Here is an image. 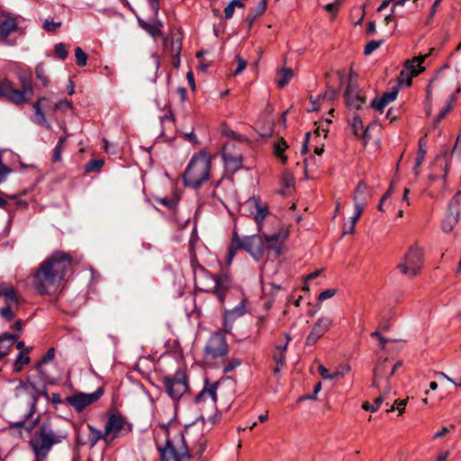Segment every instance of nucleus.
Returning <instances> with one entry per match:
<instances>
[{
	"instance_id": "obj_1",
	"label": "nucleus",
	"mask_w": 461,
	"mask_h": 461,
	"mask_svg": "<svg viewBox=\"0 0 461 461\" xmlns=\"http://www.w3.org/2000/svg\"><path fill=\"white\" fill-rule=\"evenodd\" d=\"M72 267L69 254L58 250L48 256L32 276V285L40 294H54L60 290L62 282Z\"/></svg>"
},
{
	"instance_id": "obj_2",
	"label": "nucleus",
	"mask_w": 461,
	"mask_h": 461,
	"mask_svg": "<svg viewBox=\"0 0 461 461\" xmlns=\"http://www.w3.org/2000/svg\"><path fill=\"white\" fill-rule=\"evenodd\" d=\"M289 232L282 228L271 235H252L240 239L237 233L233 234L229 250V262L233 258L236 251L240 249L246 250L256 260H260L266 251L273 250L276 257L283 251V244L288 238Z\"/></svg>"
},
{
	"instance_id": "obj_3",
	"label": "nucleus",
	"mask_w": 461,
	"mask_h": 461,
	"mask_svg": "<svg viewBox=\"0 0 461 461\" xmlns=\"http://www.w3.org/2000/svg\"><path fill=\"white\" fill-rule=\"evenodd\" d=\"M68 438V426L66 421L55 420L41 423L29 439L33 461H46L53 447L62 444Z\"/></svg>"
},
{
	"instance_id": "obj_4",
	"label": "nucleus",
	"mask_w": 461,
	"mask_h": 461,
	"mask_svg": "<svg viewBox=\"0 0 461 461\" xmlns=\"http://www.w3.org/2000/svg\"><path fill=\"white\" fill-rule=\"evenodd\" d=\"M155 437L162 461H182L190 457L183 433L171 421L160 424Z\"/></svg>"
},
{
	"instance_id": "obj_5",
	"label": "nucleus",
	"mask_w": 461,
	"mask_h": 461,
	"mask_svg": "<svg viewBox=\"0 0 461 461\" xmlns=\"http://www.w3.org/2000/svg\"><path fill=\"white\" fill-rule=\"evenodd\" d=\"M212 157L206 151L195 153L191 158L183 175L185 185L200 188L211 177Z\"/></svg>"
},
{
	"instance_id": "obj_6",
	"label": "nucleus",
	"mask_w": 461,
	"mask_h": 461,
	"mask_svg": "<svg viewBox=\"0 0 461 461\" xmlns=\"http://www.w3.org/2000/svg\"><path fill=\"white\" fill-rule=\"evenodd\" d=\"M386 369V360H380L376 363L374 367V379L372 383V387L379 390L381 392L380 395L375 398L374 403H369L368 402H364L362 403V408L366 411H376L380 405L384 402L386 396L391 392V384L388 381V376L385 375Z\"/></svg>"
},
{
	"instance_id": "obj_7",
	"label": "nucleus",
	"mask_w": 461,
	"mask_h": 461,
	"mask_svg": "<svg viewBox=\"0 0 461 461\" xmlns=\"http://www.w3.org/2000/svg\"><path fill=\"white\" fill-rule=\"evenodd\" d=\"M230 280L227 276H215L209 274L203 268L198 275L194 276V285L196 289L207 293H213L222 303L224 294L230 286Z\"/></svg>"
},
{
	"instance_id": "obj_8",
	"label": "nucleus",
	"mask_w": 461,
	"mask_h": 461,
	"mask_svg": "<svg viewBox=\"0 0 461 461\" xmlns=\"http://www.w3.org/2000/svg\"><path fill=\"white\" fill-rule=\"evenodd\" d=\"M33 95V87L29 79H22V89H16L9 80L0 82V97H4L14 104L28 102Z\"/></svg>"
},
{
	"instance_id": "obj_9",
	"label": "nucleus",
	"mask_w": 461,
	"mask_h": 461,
	"mask_svg": "<svg viewBox=\"0 0 461 461\" xmlns=\"http://www.w3.org/2000/svg\"><path fill=\"white\" fill-rule=\"evenodd\" d=\"M422 266L423 253L421 249L416 246H411L398 264L397 268L402 274L412 278L420 274Z\"/></svg>"
},
{
	"instance_id": "obj_10",
	"label": "nucleus",
	"mask_w": 461,
	"mask_h": 461,
	"mask_svg": "<svg viewBox=\"0 0 461 461\" xmlns=\"http://www.w3.org/2000/svg\"><path fill=\"white\" fill-rule=\"evenodd\" d=\"M162 380L167 394L173 400H179L188 392L185 373L182 369L176 370L174 375H164Z\"/></svg>"
},
{
	"instance_id": "obj_11",
	"label": "nucleus",
	"mask_w": 461,
	"mask_h": 461,
	"mask_svg": "<svg viewBox=\"0 0 461 461\" xmlns=\"http://www.w3.org/2000/svg\"><path fill=\"white\" fill-rule=\"evenodd\" d=\"M48 108L50 109L53 113L56 112H66L68 110L72 109V103L67 99L60 100L59 102L54 104L53 105L50 104V102L46 97H41L38 99L36 103L33 104V108L35 110V122L39 125L45 126L47 129H50L51 126L50 123L47 122V120L45 118V115L42 112L41 108Z\"/></svg>"
},
{
	"instance_id": "obj_12",
	"label": "nucleus",
	"mask_w": 461,
	"mask_h": 461,
	"mask_svg": "<svg viewBox=\"0 0 461 461\" xmlns=\"http://www.w3.org/2000/svg\"><path fill=\"white\" fill-rule=\"evenodd\" d=\"M228 354V344L224 334L213 333L204 348V358L206 361L223 357Z\"/></svg>"
},
{
	"instance_id": "obj_13",
	"label": "nucleus",
	"mask_w": 461,
	"mask_h": 461,
	"mask_svg": "<svg viewBox=\"0 0 461 461\" xmlns=\"http://www.w3.org/2000/svg\"><path fill=\"white\" fill-rule=\"evenodd\" d=\"M106 435L113 442L115 438L122 437L131 431V424L121 414H112L104 427Z\"/></svg>"
},
{
	"instance_id": "obj_14",
	"label": "nucleus",
	"mask_w": 461,
	"mask_h": 461,
	"mask_svg": "<svg viewBox=\"0 0 461 461\" xmlns=\"http://www.w3.org/2000/svg\"><path fill=\"white\" fill-rule=\"evenodd\" d=\"M104 393L103 388H98L91 393H76L65 398L64 402L72 406L77 411H82L86 407L96 402Z\"/></svg>"
},
{
	"instance_id": "obj_15",
	"label": "nucleus",
	"mask_w": 461,
	"mask_h": 461,
	"mask_svg": "<svg viewBox=\"0 0 461 461\" xmlns=\"http://www.w3.org/2000/svg\"><path fill=\"white\" fill-rule=\"evenodd\" d=\"M460 194L461 192L456 193L448 203L446 218L442 221V230L444 232H451L459 221Z\"/></svg>"
},
{
	"instance_id": "obj_16",
	"label": "nucleus",
	"mask_w": 461,
	"mask_h": 461,
	"mask_svg": "<svg viewBox=\"0 0 461 461\" xmlns=\"http://www.w3.org/2000/svg\"><path fill=\"white\" fill-rule=\"evenodd\" d=\"M222 158L226 168L230 172H236L242 166V155L233 142L224 145L222 148Z\"/></svg>"
},
{
	"instance_id": "obj_17",
	"label": "nucleus",
	"mask_w": 461,
	"mask_h": 461,
	"mask_svg": "<svg viewBox=\"0 0 461 461\" xmlns=\"http://www.w3.org/2000/svg\"><path fill=\"white\" fill-rule=\"evenodd\" d=\"M346 104L349 109L359 110L366 104V97L361 94L353 84V72H350L348 78V86L345 92Z\"/></svg>"
},
{
	"instance_id": "obj_18",
	"label": "nucleus",
	"mask_w": 461,
	"mask_h": 461,
	"mask_svg": "<svg viewBox=\"0 0 461 461\" xmlns=\"http://www.w3.org/2000/svg\"><path fill=\"white\" fill-rule=\"evenodd\" d=\"M220 419L221 415L217 412L209 416L207 420L203 417H201L187 427L185 432L190 437L197 436L200 431L208 433L212 430L213 426L219 422Z\"/></svg>"
},
{
	"instance_id": "obj_19",
	"label": "nucleus",
	"mask_w": 461,
	"mask_h": 461,
	"mask_svg": "<svg viewBox=\"0 0 461 461\" xmlns=\"http://www.w3.org/2000/svg\"><path fill=\"white\" fill-rule=\"evenodd\" d=\"M447 68V65L442 66L428 84L426 89V100L429 104L428 107L426 108V113L428 115H429L431 113V100L433 90L444 86L447 82V77L444 74V70Z\"/></svg>"
},
{
	"instance_id": "obj_20",
	"label": "nucleus",
	"mask_w": 461,
	"mask_h": 461,
	"mask_svg": "<svg viewBox=\"0 0 461 461\" xmlns=\"http://www.w3.org/2000/svg\"><path fill=\"white\" fill-rule=\"evenodd\" d=\"M333 326V321L330 317H321L314 323L310 334L306 338L308 346L314 345Z\"/></svg>"
},
{
	"instance_id": "obj_21",
	"label": "nucleus",
	"mask_w": 461,
	"mask_h": 461,
	"mask_svg": "<svg viewBox=\"0 0 461 461\" xmlns=\"http://www.w3.org/2000/svg\"><path fill=\"white\" fill-rule=\"evenodd\" d=\"M17 392L23 391L31 395L30 404L33 407L38 401L39 395H43L49 398L48 393L45 390V386H38L32 380L28 379L26 383L20 382V384L16 387Z\"/></svg>"
},
{
	"instance_id": "obj_22",
	"label": "nucleus",
	"mask_w": 461,
	"mask_h": 461,
	"mask_svg": "<svg viewBox=\"0 0 461 461\" xmlns=\"http://www.w3.org/2000/svg\"><path fill=\"white\" fill-rule=\"evenodd\" d=\"M371 197L369 187L365 181H359L353 196L354 207L364 208Z\"/></svg>"
},
{
	"instance_id": "obj_23",
	"label": "nucleus",
	"mask_w": 461,
	"mask_h": 461,
	"mask_svg": "<svg viewBox=\"0 0 461 461\" xmlns=\"http://www.w3.org/2000/svg\"><path fill=\"white\" fill-rule=\"evenodd\" d=\"M216 389H217V384H206L204 388L199 393V394L196 396V402L198 404L205 403L206 402H209V403L212 405V409H215L216 407Z\"/></svg>"
},
{
	"instance_id": "obj_24",
	"label": "nucleus",
	"mask_w": 461,
	"mask_h": 461,
	"mask_svg": "<svg viewBox=\"0 0 461 461\" xmlns=\"http://www.w3.org/2000/svg\"><path fill=\"white\" fill-rule=\"evenodd\" d=\"M234 190L233 184L230 180H220L213 191L214 196H216L220 201L228 200L233 197Z\"/></svg>"
},
{
	"instance_id": "obj_25",
	"label": "nucleus",
	"mask_w": 461,
	"mask_h": 461,
	"mask_svg": "<svg viewBox=\"0 0 461 461\" xmlns=\"http://www.w3.org/2000/svg\"><path fill=\"white\" fill-rule=\"evenodd\" d=\"M0 297L5 299V303L18 304L21 297L13 285L0 282Z\"/></svg>"
},
{
	"instance_id": "obj_26",
	"label": "nucleus",
	"mask_w": 461,
	"mask_h": 461,
	"mask_svg": "<svg viewBox=\"0 0 461 461\" xmlns=\"http://www.w3.org/2000/svg\"><path fill=\"white\" fill-rule=\"evenodd\" d=\"M349 126L353 134L357 137L362 138L367 141V131L370 125L364 127L361 118L358 115H353L349 121Z\"/></svg>"
},
{
	"instance_id": "obj_27",
	"label": "nucleus",
	"mask_w": 461,
	"mask_h": 461,
	"mask_svg": "<svg viewBox=\"0 0 461 461\" xmlns=\"http://www.w3.org/2000/svg\"><path fill=\"white\" fill-rule=\"evenodd\" d=\"M87 427L90 431L88 440L90 442L91 447H94L101 439L104 440L107 445L112 443L109 436L106 435L105 429L102 431L90 424H88Z\"/></svg>"
},
{
	"instance_id": "obj_28",
	"label": "nucleus",
	"mask_w": 461,
	"mask_h": 461,
	"mask_svg": "<svg viewBox=\"0 0 461 461\" xmlns=\"http://www.w3.org/2000/svg\"><path fill=\"white\" fill-rule=\"evenodd\" d=\"M397 94V90H393L391 92L384 93L380 99L372 101L371 107L382 112L383 109L387 104H389L390 103L396 99Z\"/></svg>"
},
{
	"instance_id": "obj_29",
	"label": "nucleus",
	"mask_w": 461,
	"mask_h": 461,
	"mask_svg": "<svg viewBox=\"0 0 461 461\" xmlns=\"http://www.w3.org/2000/svg\"><path fill=\"white\" fill-rule=\"evenodd\" d=\"M17 24L14 19H7L0 24V41L4 44H9L7 38L11 32H14Z\"/></svg>"
},
{
	"instance_id": "obj_30",
	"label": "nucleus",
	"mask_w": 461,
	"mask_h": 461,
	"mask_svg": "<svg viewBox=\"0 0 461 461\" xmlns=\"http://www.w3.org/2000/svg\"><path fill=\"white\" fill-rule=\"evenodd\" d=\"M427 57H428V54H425V55L416 56L411 59H408L404 63V68L406 69H408L410 72H412V70L414 72L416 71L417 76H418L425 69L424 67H422L421 65Z\"/></svg>"
},
{
	"instance_id": "obj_31",
	"label": "nucleus",
	"mask_w": 461,
	"mask_h": 461,
	"mask_svg": "<svg viewBox=\"0 0 461 461\" xmlns=\"http://www.w3.org/2000/svg\"><path fill=\"white\" fill-rule=\"evenodd\" d=\"M205 434L206 433L201 431V434L198 433L197 436L194 437V438H197V439L194 443V456H196L198 458L199 461L201 459H204L202 456L206 449V446H207V442H208L207 439L204 438Z\"/></svg>"
},
{
	"instance_id": "obj_32",
	"label": "nucleus",
	"mask_w": 461,
	"mask_h": 461,
	"mask_svg": "<svg viewBox=\"0 0 461 461\" xmlns=\"http://www.w3.org/2000/svg\"><path fill=\"white\" fill-rule=\"evenodd\" d=\"M139 24L153 37L160 36L162 34V23L160 21L155 20L151 23H148L139 19Z\"/></svg>"
},
{
	"instance_id": "obj_33",
	"label": "nucleus",
	"mask_w": 461,
	"mask_h": 461,
	"mask_svg": "<svg viewBox=\"0 0 461 461\" xmlns=\"http://www.w3.org/2000/svg\"><path fill=\"white\" fill-rule=\"evenodd\" d=\"M18 336L5 333L0 337V357L7 355V349L14 344Z\"/></svg>"
},
{
	"instance_id": "obj_34",
	"label": "nucleus",
	"mask_w": 461,
	"mask_h": 461,
	"mask_svg": "<svg viewBox=\"0 0 461 461\" xmlns=\"http://www.w3.org/2000/svg\"><path fill=\"white\" fill-rule=\"evenodd\" d=\"M259 198L253 196L248 199L244 203L240 205V212L243 215H253L255 214L256 208L258 206Z\"/></svg>"
},
{
	"instance_id": "obj_35",
	"label": "nucleus",
	"mask_w": 461,
	"mask_h": 461,
	"mask_svg": "<svg viewBox=\"0 0 461 461\" xmlns=\"http://www.w3.org/2000/svg\"><path fill=\"white\" fill-rule=\"evenodd\" d=\"M269 213L267 205L259 201L258 206L256 208L254 219L258 223V231H262V222L267 215Z\"/></svg>"
},
{
	"instance_id": "obj_36",
	"label": "nucleus",
	"mask_w": 461,
	"mask_h": 461,
	"mask_svg": "<svg viewBox=\"0 0 461 461\" xmlns=\"http://www.w3.org/2000/svg\"><path fill=\"white\" fill-rule=\"evenodd\" d=\"M63 131H64V136H61L59 138V141L53 149V155H52L53 162H59L62 159L61 153L64 149L65 142L68 138V132H67L66 128H63Z\"/></svg>"
},
{
	"instance_id": "obj_37",
	"label": "nucleus",
	"mask_w": 461,
	"mask_h": 461,
	"mask_svg": "<svg viewBox=\"0 0 461 461\" xmlns=\"http://www.w3.org/2000/svg\"><path fill=\"white\" fill-rule=\"evenodd\" d=\"M294 73L292 68H284L278 73V78L276 79L277 86L280 88L285 87L288 82L294 77Z\"/></svg>"
},
{
	"instance_id": "obj_38",
	"label": "nucleus",
	"mask_w": 461,
	"mask_h": 461,
	"mask_svg": "<svg viewBox=\"0 0 461 461\" xmlns=\"http://www.w3.org/2000/svg\"><path fill=\"white\" fill-rule=\"evenodd\" d=\"M287 148L288 145L283 138L274 144V153L281 159L283 164L287 162V157L284 154Z\"/></svg>"
},
{
	"instance_id": "obj_39",
	"label": "nucleus",
	"mask_w": 461,
	"mask_h": 461,
	"mask_svg": "<svg viewBox=\"0 0 461 461\" xmlns=\"http://www.w3.org/2000/svg\"><path fill=\"white\" fill-rule=\"evenodd\" d=\"M461 143V129L459 131V133L457 135V138L456 140V143L451 150V153H448L447 151H446L444 153V158L446 159V166H445V168H444V174H443V179L444 181H446L447 179V173H448V168H449V166H450V158H451V155L456 151L458 149V145Z\"/></svg>"
},
{
	"instance_id": "obj_40",
	"label": "nucleus",
	"mask_w": 461,
	"mask_h": 461,
	"mask_svg": "<svg viewBox=\"0 0 461 461\" xmlns=\"http://www.w3.org/2000/svg\"><path fill=\"white\" fill-rule=\"evenodd\" d=\"M414 77H417L416 71L414 72L412 70V72H410L408 69L404 68V69H402L398 76V82L400 85H405L407 86H410Z\"/></svg>"
},
{
	"instance_id": "obj_41",
	"label": "nucleus",
	"mask_w": 461,
	"mask_h": 461,
	"mask_svg": "<svg viewBox=\"0 0 461 461\" xmlns=\"http://www.w3.org/2000/svg\"><path fill=\"white\" fill-rule=\"evenodd\" d=\"M30 350L31 348H26L18 355L14 363L15 372H20L22 370V366L23 365H27L30 362V357L28 356Z\"/></svg>"
},
{
	"instance_id": "obj_42",
	"label": "nucleus",
	"mask_w": 461,
	"mask_h": 461,
	"mask_svg": "<svg viewBox=\"0 0 461 461\" xmlns=\"http://www.w3.org/2000/svg\"><path fill=\"white\" fill-rule=\"evenodd\" d=\"M425 155L426 149L420 145L417 153L415 165L413 167V172L417 176L420 175V167L424 162Z\"/></svg>"
},
{
	"instance_id": "obj_43",
	"label": "nucleus",
	"mask_w": 461,
	"mask_h": 461,
	"mask_svg": "<svg viewBox=\"0 0 461 461\" xmlns=\"http://www.w3.org/2000/svg\"><path fill=\"white\" fill-rule=\"evenodd\" d=\"M178 200H179V198L176 195H174V196L169 197V198L168 197H164V198H157L156 199V201L158 203L167 207L170 210H173V209L176 208V204L178 203Z\"/></svg>"
},
{
	"instance_id": "obj_44",
	"label": "nucleus",
	"mask_w": 461,
	"mask_h": 461,
	"mask_svg": "<svg viewBox=\"0 0 461 461\" xmlns=\"http://www.w3.org/2000/svg\"><path fill=\"white\" fill-rule=\"evenodd\" d=\"M18 304L6 303V306L0 309V316L6 321H11L14 317V313L13 312L14 308H17Z\"/></svg>"
},
{
	"instance_id": "obj_45",
	"label": "nucleus",
	"mask_w": 461,
	"mask_h": 461,
	"mask_svg": "<svg viewBox=\"0 0 461 461\" xmlns=\"http://www.w3.org/2000/svg\"><path fill=\"white\" fill-rule=\"evenodd\" d=\"M406 404H407V399H404V400H395L393 404L391 405L390 408H388L386 410V411L387 412H391V411H393L394 410H397L399 414H402V413L404 412Z\"/></svg>"
},
{
	"instance_id": "obj_46",
	"label": "nucleus",
	"mask_w": 461,
	"mask_h": 461,
	"mask_svg": "<svg viewBox=\"0 0 461 461\" xmlns=\"http://www.w3.org/2000/svg\"><path fill=\"white\" fill-rule=\"evenodd\" d=\"M55 357V350L53 348L48 349L46 354L41 357V361L37 364V369L41 373V366L50 362Z\"/></svg>"
},
{
	"instance_id": "obj_47",
	"label": "nucleus",
	"mask_w": 461,
	"mask_h": 461,
	"mask_svg": "<svg viewBox=\"0 0 461 461\" xmlns=\"http://www.w3.org/2000/svg\"><path fill=\"white\" fill-rule=\"evenodd\" d=\"M75 57L77 64L79 67H84L86 65L87 55L83 51V50L80 47H77L75 49Z\"/></svg>"
},
{
	"instance_id": "obj_48",
	"label": "nucleus",
	"mask_w": 461,
	"mask_h": 461,
	"mask_svg": "<svg viewBox=\"0 0 461 461\" xmlns=\"http://www.w3.org/2000/svg\"><path fill=\"white\" fill-rule=\"evenodd\" d=\"M54 51L56 56L61 60L66 59L68 56L65 44L61 42L55 45Z\"/></svg>"
},
{
	"instance_id": "obj_49",
	"label": "nucleus",
	"mask_w": 461,
	"mask_h": 461,
	"mask_svg": "<svg viewBox=\"0 0 461 461\" xmlns=\"http://www.w3.org/2000/svg\"><path fill=\"white\" fill-rule=\"evenodd\" d=\"M62 23L60 22H53L50 20H45L42 24L43 30H45L48 32H54L59 28H60Z\"/></svg>"
},
{
	"instance_id": "obj_50",
	"label": "nucleus",
	"mask_w": 461,
	"mask_h": 461,
	"mask_svg": "<svg viewBox=\"0 0 461 461\" xmlns=\"http://www.w3.org/2000/svg\"><path fill=\"white\" fill-rule=\"evenodd\" d=\"M383 43H384V41H369L365 47L364 54L370 55L372 52H374L375 50H377Z\"/></svg>"
},
{
	"instance_id": "obj_51",
	"label": "nucleus",
	"mask_w": 461,
	"mask_h": 461,
	"mask_svg": "<svg viewBox=\"0 0 461 461\" xmlns=\"http://www.w3.org/2000/svg\"><path fill=\"white\" fill-rule=\"evenodd\" d=\"M104 165V161L101 159H92L86 165V170L87 172H93L99 170Z\"/></svg>"
},
{
	"instance_id": "obj_52",
	"label": "nucleus",
	"mask_w": 461,
	"mask_h": 461,
	"mask_svg": "<svg viewBox=\"0 0 461 461\" xmlns=\"http://www.w3.org/2000/svg\"><path fill=\"white\" fill-rule=\"evenodd\" d=\"M36 77L39 80L41 81L44 86H48L49 79L45 74V70L42 65H38L35 69Z\"/></svg>"
},
{
	"instance_id": "obj_53",
	"label": "nucleus",
	"mask_w": 461,
	"mask_h": 461,
	"mask_svg": "<svg viewBox=\"0 0 461 461\" xmlns=\"http://www.w3.org/2000/svg\"><path fill=\"white\" fill-rule=\"evenodd\" d=\"M282 183L286 188H292L294 185V178L291 172L285 171L282 176Z\"/></svg>"
},
{
	"instance_id": "obj_54",
	"label": "nucleus",
	"mask_w": 461,
	"mask_h": 461,
	"mask_svg": "<svg viewBox=\"0 0 461 461\" xmlns=\"http://www.w3.org/2000/svg\"><path fill=\"white\" fill-rule=\"evenodd\" d=\"M380 360H386V363L388 362V358L385 357V358H380L377 363L380 361ZM402 366V360H399L397 361L391 368V371L389 373H387V369H388V366H386V369H385V375L388 376V381L390 382V377L393 376L394 375V373L396 372V370L401 367Z\"/></svg>"
},
{
	"instance_id": "obj_55",
	"label": "nucleus",
	"mask_w": 461,
	"mask_h": 461,
	"mask_svg": "<svg viewBox=\"0 0 461 461\" xmlns=\"http://www.w3.org/2000/svg\"><path fill=\"white\" fill-rule=\"evenodd\" d=\"M452 109L453 108L451 107V104H446L438 113L437 118L434 121V123H439Z\"/></svg>"
},
{
	"instance_id": "obj_56",
	"label": "nucleus",
	"mask_w": 461,
	"mask_h": 461,
	"mask_svg": "<svg viewBox=\"0 0 461 461\" xmlns=\"http://www.w3.org/2000/svg\"><path fill=\"white\" fill-rule=\"evenodd\" d=\"M237 68L234 71V75L240 74L247 67V61L240 56H237Z\"/></svg>"
},
{
	"instance_id": "obj_57",
	"label": "nucleus",
	"mask_w": 461,
	"mask_h": 461,
	"mask_svg": "<svg viewBox=\"0 0 461 461\" xmlns=\"http://www.w3.org/2000/svg\"><path fill=\"white\" fill-rule=\"evenodd\" d=\"M335 294H336V290L335 289H327V290L321 292L319 294L318 299L320 301H324L326 299L331 298L332 296L335 295Z\"/></svg>"
},
{
	"instance_id": "obj_58",
	"label": "nucleus",
	"mask_w": 461,
	"mask_h": 461,
	"mask_svg": "<svg viewBox=\"0 0 461 461\" xmlns=\"http://www.w3.org/2000/svg\"><path fill=\"white\" fill-rule=\"evenodd\" d=\"M240 365V361L238 359L231 360L228 365L224 366V373H229L233 370L235 367Z\"/></svg>"
},
{
	"instance_id": "obj_59",
	"label": "nucleus",
	"mask_w": 461,
	"mask_h": 461,
	"mask_svg": "<svg viewBox=\"0 0 461 461\" xmlns=\"http://www.w3.org/2000/svg\"><path fill=\"white\" fill-rule=\"evenodd\" d=\"M355 226L354 222H346L343 227V234H353L355 232Z\"/></svg>"
},
{
	"instance_id": "obj_60",
	"label": "nucleus",
	"mask_w": 461,
	"mask_h": 461,
	"mask_svg": "<svg viewBox=\"0 0 461 461\" xmlns=\"http://www.w3.org/2000/svg\"><path fill=\"white\" fill-rule=\"evenodd\" d=\"M274 359L276 362V364L284 366L285 362V355L284 352L279 351L278 353L274 355Z\"/></svg>"
},
{
	"instance_id": "obj_61",
	"label": "nucleus",
	"mask_w": 461,
	"mask_h": 461,
	"mask_svg": "<svg viewBox=\"0 0 461 461\" xmlns=\"http://www.w3.org/2000/svg\"><path fill=\"white\" fill-rule=\"evenodd\" d=\"M354 208H355V214L350 218V220L348 221L354 222V225H356L357 221H358V219L360 218V216L363 212V208H359V207H354Z\"/></svg>"
},
{
	"instance_id": "obj_62",
	"label": "nucleus",
	"mask_w": 461,
	"mask_h": 461,
	"mask_svg": "<svg viewBox=\"0 0 461 461\" xmlns=\"http://www.w3.org/2000/svg\"><path fill=\"white\" fill-rule=\"evenodd\" d=\"M151 10L154 13V16H158L159 10V3L158 0H148Z\"/></svg>"
},
{
	"instance_id": "obj_63",
	"label": "nucleus",
	"mask_w": 461,
	"mask_h": 461,
	"mask_svg": "<svg viewBox=\"0 0 461 461\" xmlns=\"http://www.w3.org/2000/svg\"><path fill=\"white\" fill-rule=\"evenodd\" d=\"M234 11H235V7L230 2L228 6L224 9L225 18L230 19L233 16Z\"/></svg>"
},
{
	"instance_id": "obj_64",
	"label": "nucleus",
	"mask_w": 461,
	"mask_h": 461,
	"mask_svg": "<svg viewBox=\"0 0 461 461\" xmlns=\"http://www.w3.org/2000/svg\"><path fill=\"white\" fill-rule=\"evenodd\" d=\"M318 372L323 379H328L330 377V373L323 365H319Z\"/></svg>"
}]
</instances>
